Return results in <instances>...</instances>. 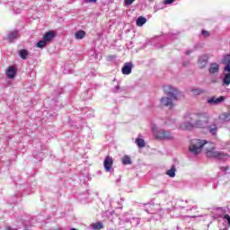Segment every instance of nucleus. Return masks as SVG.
<instances>
[{
    "instance_id": "1a4fd4ad",
    "label": "nucleus",
    "mask_w": 230,
    "mask_h": 230,
    "mask_svg": "<svg viewBox=\"0 0 230 230\" xmlns=\"http://www.w3.org/2000/svg\"><path fill=\"white\" fill-rule=\"evenodd\" d=\"M208 61H209V57H208V55L200 56L198 60V66L199 69H204L206 66H208Z\"/></svg>"
},
{
    "instance_id": "393cba45",
    "label": "nucleus",
    "mask_w": 230,
    "mask_h": 230,
    "mask_svg": "<svg viewBox=\"0 0 230 230\" xmlns=\"http://www.w3.org/2000/svg\"><path fill=\"white\" fill-rule=\"evenodd\" d=\"M48 44V41L46 40H40L38 43H37V48H46V45Z\"/></svg>"
},
{
    "instance_id": "bb28decb",
    "label": "nucleus",
    "mask_w": 230,
    "mask_h": 230,
    "mask_svg": "<svg viewBox=\"0 0 230 230\" xmlns=\"http://www.w3.org/2000/svg\"><path fill=\"white\" fill-rule=\"evenodd\" d=\"M136 0H125L126 6H130Z\"/></svg>"
},
{
    "instance_id": "412c9836",
    "label": "nucleus",
    "mask_w": 230,
    "mask_h": 230,
    "mask_svg": "<svg viewBox=\"0 0 230 230\" xmlns=\"http://www.w3.org/2000/svg\"><path fill=\"white\" fill-rule=\"evenodd\" d=\"M208 130L212 136H215L218 132V127L217 125L209 126Z\"/></svg>"
},
{
    "instance_id": "aec40b11",
    "label": "nucleus",
    "mask_w": 230,
    "mask_h": 230,
    "mask_svg": "<svg viewBox=\"0 0 230 230\" xmlns=\"http://www.w3.org/2000/svg\"><path fill=\"white\" fill-rule=\"evenodd\" d=\"M92 227H93V230L103 229V223H102V222L93 223L92 225Z\"/></svg>"
},
{
    "instance_id": "473e14b6",
    "label": "nucleus",
    "mask_w": 230,
    "mask_h": 230,
    "mask_svg": "<svg viewBox=\"0 0 230 230\" xmlns=\"http://www.w3.org/2000/svg\"><path fill=\"white\" fill-rule=\"evenodd\" d=\"M86 1V3H96V1H98V0H85Z\"/></svg>"
},
{
    "instance_id": "4468645a",
    "label": "nucleus",
    "mask_w": 230,
    "mask_h": 230,
    "mask_svg": "<svg viewBox=\"0 0 230 230\" xmlns=\"http://www.w3.org/2000/svg\"><path fill=\"white\" fill-rule=\"evenodd\" d=\"M15 67L14 66H9L8 70L6 72V75L8 78L13 79L15 78Z\"/></svg>"
},
{
    "instance_id": "6e6552de",
    "label": "nucleus",
    "mask_w": 230,
    "mask_h": 230,
    "mask_svg": "<svg viewBox=\"0 0 230 230\" xmlns=\"http://www.w3.org/2000/svg\"><path fill=\"white\" fill-rule=\"evenodd\" d=\"M226 100V97L224 96H219V97H211L208 99V103H209V105H220V103H223V102Z\"/></svg>"
},
{
    "instance_id": "f257e3e1",
    "label": "nucleus",
    "mask_w": 230,
    "mask_h": 230,
    "mask_svg": "<svg viewBox=\"0 0 230 230\" xmlns=\"http://www.w3.org/2000/svg\"><path fill=\"white\" fill-rule=\"evenodd\" d=\"M204 146L206 147L207 157L212 159H218L219 161H227V159H229V155L215 150V146H213L212 143L208 142L206 140H191L189 151L193 155H199V154L202 152V148H204Z\"/></svg>"
},
{
    "instance_id": "f8f14e48",
    "label": "nucleus",
    "mask_w": 230,
    "mask_h": 230,
    "mask_svg": "<svg viewBox=\"0 0 230 230\" xmlns=\"http://www.w3.org/2000/svg\"><path fill=\"white\" fill-rule=\"evenodd\" d=\"M55 37H56L55 31H49L43 35V40H46L47 42H50V40H53Z\"/></svg>"
},
{
    "instance_id": "2f4dec72",
    "label": "nucleus",
    "mask_w": 230,
    "mask_h": 230,
    "mask_svg": "<svg viewBox=\"0 0 230 230\" xmlns=\"http://www.w3.org/2000/svg\"><path fill=\"white\" fill-rule=\"evenodd\" d=\"M183 66H184V67L190 66V61H184Z\"/></svg>"
},
{
    "instance_id": "7ed1b4c3",
    "label": "nucleus",
    "mask_w": 230,
    "mask_h": 230,
    "mask_svg": "<svg viewBox=\"0 0 230 230\" xmlns=\"http://www.w3.org/2000/svg\"><path fill=\"white\" fill-rule=\"evenodd\" d=\"M151 130L153 136H155V139H158L159 141H173L175 137L172 131L161 128L159 129L155 124H151Z\"/></svg>"
},
{
    "instance_id": "2eb2a0df",
    "label": "nucleus",
    "mask_w": 230,
    "mask_h": 230,
    "mask_svg": "<svg viewBox=\"0 0 230 230\" xmlns=\"http://www.w3.org/2000/svg\"><path fill=\"white\" fill-rule=\"evenodd\" d=\"M135 143L138 146V148H145L146 146V143L145 142V139L140 137H137Z\"/></svg>"
},
{
    "instance_id": "7c9ffc66",
    "label": "nucleus",
    "mask_w": 230,
    "mask_h": 230,
    "mask_svg": "<svg viewBox=\"0 0 230 230\" xmlns=\"http://www.w3.org/2000/svg\"><path fill=\"white\" fill-rule=\"evenodd\" d=\"M224 218L226 219V220H227V222H228V224H229V226H230V217H229V215H225V217H224Z\"/></svg>"
},
{
    "instance_id": "a211bd4d",
    "label": "nucleus",
    "mask_w": 230,
    "mask_h": 230,
    "mask_svg": "<svg viewBox=\"0 0 230 230\" xmlns=\"http://www.w3.org/2000/svg\"><path fill=\"white\" fill-rule=\"evenodd\" d=\"M144 24H146V18L140 16L137 19V26H143Z\"/></svg>"
},
{
    "instance_id": "c756f323",
    "label": "nucleus",
    "mask_w": 230,
    "mask_h": 230,
    "mask_svg": "<svg viewBox=\"0 0 230 230\" xmlns=\"http://www.w3.org/2000/svg\"><path fill=\"white\" fill-rule=\"evenodd\" d=\"M172 3H175V0H164V4H172Z\"/></svg>"
},
{
    "instance_id": "dca6fc26",
    "label": "nucleus",
    "mask_w": 230,
    "mask_h": 230,
    "mask_svg": "<svg viewBox=\"0 0 230 230\" xmlns=\"http://www.w3.org/2000/svg\"><path fill=\"white\" fill-rule=\"evenodd\" d=\"M175 172H177V168L175 167V165H172L171 169H169L166 173L169 177H175Z\"/></svg>"
},
{
    "instance_id": "9d476101",
    "label": "nucleus",
    "mask_w": 230,
    "mask_h": 230,
    "mask_svg": "<svg viewBox=\"0 0 230 230\" xmlns=\"http://www.w3.org/2000/svg\"><path fill=\"white\" fill-rule=\"evenodd\" d=\"M112 164H114V160L112 157L107 156L103 162V166L106 172H111V170H112Z\"/></svg>"
},
{
    "instance_id": "a878e982",
    "label": "nucleus",
    "mask_w": 230,
    "mask_h": 230,
    "mask_svg": "<svg viewBox=\"0 0 230 230\" xmlns=\"http://www.w3.org/2000/svg\"><path fill=\"white\" fill-rule=\"evenodd\" d=\"M121 202H123V199H120V201L118 202V206H117V209H123V204H121Z\"/></svg>"
},
{
    "instance_id": "0eeeda50",
    "label": "nucleus",
    "mask_w": 230,
    "mask_h": 230,
    "mask_svg": "<svg viewBox=\"0 0 230 230\" xmlns=\"http://www.w3.org/2000/svg\"><path fill=\"white\" fill-rule=\"evenodd\" d=\"M132 69H134V63L126 62L121 68V73L122 75H128L132 74Z\"/></svg>"
},
{
    "instance_id": "c9c22d12",
    "label": "nucleus",
    "mask_w": 230,
    "mask_h": 230,
    "mask_svg": "<svg viewBox=\"0 0 230 230\" xmlns=\"http://www.w3.org/2000/svg\"><path fill=\"white\" fill-rule=\"evenodd\" d=\"M116 93H119V86H116Z\"/></svg>"
},
{
    "instance_id": "e433bc0d",
    "label": "nucleus",
    "mask_w": 230,
    "mask_h": 230,
    "mask_svg": "<svg viewBox=\"0 0 230 230\" xmlns=\"http://www.w3.org/2000/svg\"><path fill=\"white\" fill-rule=\"evenodd\" d=\"M70 230H76V228H72V229H70Z\"/></svg>"
},
{
    "instance_id": "9b49d317",
    "label": "nucleus",
    "mask_w": 230,
    "mask_h": 230,
    "mask_svg": "<svg viewBox=\"0 0 230 230\" xmlns=\"http://www.w3.org/2000/svg\"><path fill=\"white\" fill-rule=\"evenodd\" d=\"M180 128L181 130H191L195 128V126L193 122L185 121L180 125Z\"/></svg>"
},
{
    "instance_id": "6ab92c4d",
    "label": "nucleus",
    "mask_w": 230,
    "mask_h": 230,
    "mask_svg": "<svg viewBox=\"0 0 230 230\" xmlns=\"http://www.w3.org/2000/svg\"><path fill=\"white\" fill-rule=\"evenodd\" d=\"M122 164H132V160L130 159V156L128 155H124L121 159Z\"/></svg>"
},
{
    "instance_id": "f704fd0d",
    "label": "nucleus",
    "mask_w": 230,
    "mask_h": 230,
    "mask_svg": "<svg viewBox=\"0 0 230 230\" xmlns=\"http://www.w3.org/2000/svg\"><path fill=\"white\" fill-rule=\"evenodd\" d=\"M191 53H193V50H187L186 51V55H191Z\"/></svg>"
},
{
    "instance_id": "39448f33",
    "label": "nucleus",
    "mask_w": 230,
    "mask_h": 230,
    "mask_svg": "<svg viewBox=\"0 0 230 230\" xmlns=\"http://www.w3.org/2000/svg\"><path fill=\"white\" fill-rule=\"evenodd\" d=\"M225 65L223 70V84L229 85L230 84V55H225L222 60Z\"/></svg>"
},
{
    "instance_id": "c85d7f7f",
    "label": "nucleus",
    "mask_w": 230,
    "mask_h": 230,
    "mask_svg": "<svg viewBox=\"0 0 230 230\" xmlns=\"http://www.w3.org/2000/svg\"><path fill=\"white\" fill-rule=\"evenodd\" d=\"M220 170H221V172H225V173H226V172L229 171V166L228 165L223 166L220 168Z\"/></svg>"
},
{
    "instance_id": "f3484780",
    "label": "nucleus",
    "mask_w": 230,
    "mask_h": 230,
    "mask_svg": "<svg viewBox=\"0 0 230 230\" xmlns=\"http://www.w3.org/2000/svg\"><path fill=\"white\" fill-rule=\"evenodd\" d=\"M86 33L84 31H78L75 32V37L77 39V40H80L85 37Z\"/></svg>"
},
{
    "instance_id": "4be33fe9",
    "label": "nucleus",
    "mask_w": 230,
    "mask_h": 230,
    "mask_svg": "<svg viewBox=\"0 0 230 230\" xmlns=\"http://www.w3.org/2000/svg\"><path fill=\"white\" fill-rule=\"evenodd\" d=\"M191 93L195 95V96H199V94H202L204 93V90L200 89V88H193L191 90Z\"/></svg>"
},
{
    "instance_id": "cd10ccee",
    "label": "nucleus",
    "mask_w": 230,
    "mask_h": 230,
    "mask_svg": "<svg viewBox=\"0 0 230 230\" xmlns=\"http://www.w3.org/2000/svg\"><path fill=\"white\" fill-rule=\"evenodd\" d=\"M201 34L203 35V37H209V31H201Z\"/></svg>"
},
{
    "instance_id": "f03ea898",
    "label": "nucleus",
    "mask_w": 230,
    "mask_h": 230,
    "mask_svg": "<svg viewBox=\"0 0 230 230\" xmlns=\"http://www.w3.org/2000/svg\"><path fill=\"white\" fill-rule=\"evenodd\" d=\"M164 93L167 96H164L160 99V104L162 107H169V109L173 107V100H178L181 98V96H182V93H181L179 89L170 84L164 86Z\"/></svg>"
},
{
    "instance_id": "5701e85b",
    "label": "nucleus",
    "mask_w": 230,
    "mask_h": 230,
    "mask_svg": "<svg viewBox=\"0 0 230 230\" xmlns=\"http://www.w3.org/2000/svg\"><path fill=\"white\" fill-rule=\"evenodd\" d=\"M20 57L23 60H26V58H28V50H26V49L20 50Z\"/></svg>"
},
{
    "instance_id": "ddd939ff",
    "label": "nucleus",
    "mask_w": 230,
    "mask_h": 230,
    "mask_svg": "<svg viewBox=\"0 0 230 230\" xmlns=\"http://www.w3.org/2000/svg\"><path fill=\"white\" fill-rule=\"evenodd\" d=\"M15 39H19V31H13L10 32V34L7 36V40L9 42H12L13 40H15Z\"/></svg>"
},
{
    "instance_id": "20e7f679",
    "label": "nucleus",
    "mask_w": 230,
    "mask_h": 230,
    "mask_svg": "<svg viewBox=\"0 0 230 230\" xmlns=\"http://www.w3.org/2000/svg\"><path fill=\"white\" fill-rule=\"evenodd\" d=\"M190 119L194 120V128H206L209 123V113L199 112L190 114Z\"/></svg>"
},
{
    "instance_id": "72a5a7b5",
    "label": "nucleus",
    "mask_w": 230,
    "mask_h": 230,
    "mask_svg": "<svg viewBox=\"0 0 230 230\" xmlns=\"http://www.w3.org/2000/svg\"><path fill=\"white\" fill-rule=\"evenodd\" d=\"M133 222H136V224H139V218H133Z\"/></svg>"
},
{
    "instance_id": "b1692460",
    "label": "nucleus",
    "mask_w": 230,
    "mask_h": 230,
    "mask_svg": "<svg viewBox=\"0 0 230 230\" xmlns=\"http://www.w3.org/2000/svg\"><path fill=\"white\" fill-rule=\"evenodd\" d=\"M220 119L223 121H229L230 120V114L229 113H223L220 115Z\"/></svg>"
},
{
    "instance_id": "423d86ee",
    "label": "nucleus",
    "mask_w": 230,
    "mask_h": 230,
    "mask_svg": "<svg viewBox=\"0 0 230 230\" xmlns=\"http://www.w3.org/2000/svg\"><path fill=\"white\" fill-rule=\"evenodd\" d=\"M209 75H213L214 76H217L218 73H220V64L217 62H212L208 66Z\"/></svg>"
}]
</instances>
